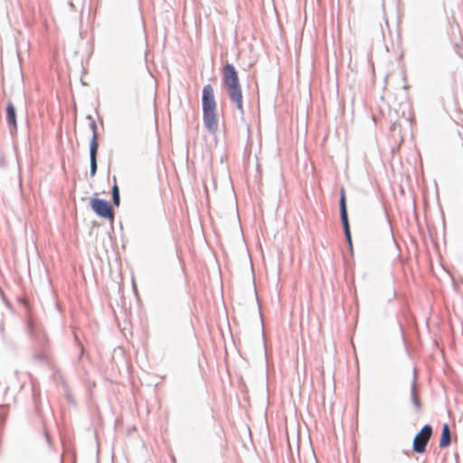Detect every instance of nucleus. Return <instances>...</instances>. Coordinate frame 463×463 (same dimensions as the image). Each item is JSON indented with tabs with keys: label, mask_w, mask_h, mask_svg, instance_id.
<instances>
[{
	"label": "nucleus",
	"mask_w": 463,
	"mask_h": 463,
	"mask_svg": "<svg viewBox=\"0 0 463 463\" xmlns=\"http://www.w3.org/2000/svg\"><path fill=\"white\" fill-rule=\"evenodd\" d=\"M222 80L229 99L235 104L237 109L243 114L242 90L238 72L232 64L227 63L223 66L222 70Z\"/></svg>",
	"instance_id": "obj_1"
},
{
	"label": "nucleus",
	"mask_w": 463,
	"mask_h": 463,
	"mask_svg": "<svg viewBox=\"0 0 463 463\" xmlns=\"http://www.w3.org/2000/svg\"><path fill=\"white\" fill-rule=\"evenodd\" d=\"M203 119L206 128L214 134L218 128V119L216 115V101L214 98L213 88L207 84L203 89L202 94Z\"/></svg>",
	"instance_id": "obj_2"
},
{
	"label": "nucleus",
	"mask_w": 463,
	"mask_h": 463,
	"mask_svg": "<svg viewBox=\"0 0 463 463\" xmlns=\"http://www.w3.org/2000/svg\"><path fill=\"white\" fill-rule=\"evenodd\" d=\"M432 427L429 424L424 425L415 435L412 441V449L418 454H423L426 447L432 436Z\"/></svg>",
	"instance_id": "obj_3"
},
{
	"label": "nucleus",
	"mask_w": 463,
	"mask_h": 463,
	"mask_svg": "<svg viewBox=\"0 0 463 463\" xmlns=\"http://www.w3.org/2000/svg\"><path fill=\"white\" fill-rule=\"evenodd\" d=\"M89 127L92 133L90 144V175L94 176L97 172V154L99 148L97 124L93 119H90Z\"/></svg>",
	"instance_id": "obj_4"
},
{
	"label": "nucleus",
	"mask_w": 463,
	"mask_h": 463,
	"mask_svg": "<svg viewBox=\"0 0 463 463\" xmlns=\"http://www.w3.org/2000/svg\"><path fill=\"white\" fill-rule=\"evenodd\" d=\"M90 204L91 209L99 216L109 220L114 219V212L109 202L102 199L92 198Z\"/></svg>",
	"instance_id": "obj_5"
},
{
	"label": "nucleus",
	"mask_w": 463,
	"mask_h": 463,
	"mask_svg": "<svg viewBox=\"0 0 463 463\" xmlns=\"http://www.w3.org/2000/svg\"><path fill=\"white\" fill-rule=\"evenodd\" d=\"M340 215H341V221L344 226L345 230V237H349V222L347 217V210H346V203H345V190H341V198H340Z\"/></svg>",
	"instance_id": "obj_6"
},
{
	"label": "nucleus",
	"mask_w": 463,
	"mask_h": 463,
	"mask_svg": "<svg viewBox=\"0 0 463 463\" xmlns=\"http://www.w3.org/2000/svg\"><path fill=\"white\" fill-rule=\"evenodd\" d=\"M340 215H341V221L344 226L345 230V237H349V222L347 217V210H346V203H345V190H341V198H340Z\"/></svg>",
	"instance_id": "obj_7"
},
{
	"label": "nucleus",
	"mask_w": 463,
	"mask_h": 463,
	"mask_svg": "<svg viewBox=\"0 0 463 463\" xmlns=\"http://www.w3.org/2000/svg\"><path fill=\"white\" fill-rule=\"evenodd\" d=\"M450 444V430L449 425L446 423L442 426V432L439 440L440 448H447Z\"/></svg>",
	"instance_id": "obj_8"
},
{
	"label": "nucleus",
	"mask_w": 463,
	"mask_h": 463,
	"mask_svg": "<svg viewBox=\"0 0 463 463\" xmlns=\"http://www.w3.org/2000/svg\"><path fill=\"white\" fill-rule=\"evenodd\" d=\"M6 118H7L9 125H11L14 129H16L17 124H16L15 109L12 103H8V105H7Z\"/></svg>",
	"instance_id": "obj_9"
},
{
	"label": "nucleus",
	"mask_w": 463,
	"mask_h": 463,
	"mask_svg": "<svg viewBox=\"0 0 463 463\" xmlns=\"http://www.w3.org/2000/svg\"><path fill=\"white\" fill-rule=\"evenodd\" d=\"M411 401L413 402L416 411H418V412L420 411L421 403H420V398L418 397V395L416 393L415 388L411 389Z\"/></svg>",
	"instance_id": "obj_10"
},
{
	"label": "nucleus",
	"mask_w": 463,
	"mask_h": 463,
	"mask_svg": "<svg viewBox=\"0 0 463 463\" xmlns=\"http://www.w3.org/2000/svg\"><path fill=\"white\" fill-rule=\"evenodd\" d=\"M112 200L115 205H119V189L117 184H115L112 187Z\"/></svg>",
	"instance_id": "obj_11"
},
{
	"label": "nucleus",
	"mask_w": 463,
	"mask_h": 463,
	"mask_svg": "<svg viewBox=\"0 0 463 463\" xmlns=\"http://www.w3.org/2000/svg\"><path fill=\"white\" fill-rule=\"evenodd\" d=\"M346 240H347V242L349 244L350 250H352L353 249V243H352L351 232H349V237H346Z\"/></svg>",
	"instance_id": "obj_12"
}]
</instances>
